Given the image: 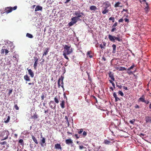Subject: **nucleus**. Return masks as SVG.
<instances>
[{
    "label": "nucleus",
    "instance_id": "f257e3e1",
    "mask_svg": "<svg viewBox=\"0 0 151 151\" xmlns=\"http://www.w3.org/2000/svg\"><path fill=\"white\" fill-rule=\"evenodd\" d=\"M71 46L70 45H65L64 47V49L63 51V55L64 57L66 59L68 60L69 58L67 56V55H69L73 51L72 48H71Z\"/></svg>",
    "mask_w": 151,
    "mask_h": 151
},
{
    "label": "nucleus",
    "instance_id": "f03ea898",
    "mask_svg": "<svg viewBox=\"0 0 151 151\" xmlns=\"http://www.w3.org/2000/svg\"><path fill=\"white\" fill-rule=\"evenodd\" d=\"M73 15L75 17H73V18L78 21L82 20V19L83 18V16H84V14L83 12H81L80 11H75L73 13Z\"/></svg>",
    "mask_w": 151,
    "mask_h": 151
},
{
    "label": "nucleus",
    "instance_id": "7ed1b4c3",
    "mask_svg": "<svg viewBox=\"0 0 151 151\" xmlns=\"http://www.w3.org/2000/svg\"><path fill=\"white\" fill-rule=\"evenodd\" d=\"M108 38L109 40L111 42H115V40L119 42H122V37L119 35H117L116 37L114 36L109 35H108Z\"/></svg>",
    "mask_w": 151,
    "mask_h": 151
},
{
    "label": "nucleus",
    "instance_id": "20e7f679",
    "mask_svg": "<svg viewBox=\"0 0 151 151\" xmlns=\"http://www.w3.org/2000/svg\"><path fill=\"white\" fill-rule=\"evenodd\" d=\"M17 8V6H15L13 7H7L5 8L4 9V12H5L6 14H8L11 12L13 10H15Z\"/></svg>",
    "mask_w": 151,
    "mask_h": 151
},
{
    "label": "nucleus",
    "instance_id": "39448f33",
    "mask_svg": "<svg viewBox=\"0 0 151 151\" xmlns=\"http://www.w3.org/2000/svg\"><path fill=\"white\" fill-rule=\"evenodd\" d=\"M64 78V77L63 76H61L58 79V87L59 88L60 87V86H61L63 90H64L63 82V80Z\"/></svg>",
    "mask_w": 151,
    "mask_h": 151
},
{
    "label": "nucleus",
    "instance_id": "423d86ee",
    "mask_svg": "<svg viewBox=\"0 0 151 151\" xmlns=\"http://www.w3.org/2000/svg\"><path fill=\"white\" fill-rule=\"evenodd\" d=\"M8 134H7L6 131L5 130H4L2 132H0V137H4L3 139H1V140L2 141L8 138Z\"/></svg>",
    "mask_w": 151,
    "mask_h": 151
},
{
    "label": "nucleus",
    "instance_id": "0eeeda50",
    "mask_svg": "<svg viewBox=\"0 0 151 151\" xmlns=\"http://www.w3.org/2000/svg\"><path fill=\"white\" fill-rule=\"evenodd\" d=\"M49 105L50 107L52 109H55L56 108V105L54 101H50L49 103Z\"/></svg>",
    "mask_w": 151,
    "mask_h": 151
},
{
    "label": "nucleus",
    "instance_id": "6e6552de",
    "mask_svg": "<svg viewBox=\"0 0 151 151\" xmlns=\"http://www.w3.org/2000/svg\"><path fill=\"white\" fill-rule=\"evenodd\" d=\"M41 139L40 142V145L42 147H43L44 146V143H45V146L46 145V143H45V138L44 137H42V135H41Z\"/></svg>",
    "mask_w": 151,
    "mask_h": 151
},
{
    "label": "nucleus",
    "instance_id": "1a4fd4ad",
    "mask_svg": "<svg viewBox=\"0 0 151 151\" xmlns=\"http://www.w3.org/2000/svg\"><path fill=\"white\" fill-rule=\"evenodd\" d=\"M71 20H72V21L68 23V25L69 26H73L78 22L73 17L71 18Z\"/></svg>",
    "mask_w": 151,
    "mask_h": 151
},
{
    "label": "nucleus",
    "instance_id": "9d476101",
    "mask_svg": "<svg viewBox=\"0 0 151 151\" xmlns=\"http://www.w3.org/2000/svg\"><path fill=\"white\" fill-rule=\"evenodd\" d=\"M145 100V96L144 95H142L138 99L137 101L139 102H142L144 103Z\"/></svg>",
    "mask_w": 151,
    "mask_h": 151
},
{
    "label": "nucleus",
    "instance_id": "9b49d317",
    "mask_svg": "<svg viewBox=\"0 0 151 151\" xmlns=\"http://www.w3.org/2000/svg\"><path fill=\"white\" fill-rule=\"evenodd\" d=\"M34 58L35 60V61L33 67L34 69L36 70L37 69V65L38 60L37 58L36 57H34Z\"/></svg>",
    "mask_w": 151,
    "mask_h": 151
},
{
    "label": "nucleus",
    "instance_id": "f8f14e48",
    "mask_svg": "<svg viewBox=\"0 0 151 151\" xmlns=\"http://www.w3.org/2000/svg\"><path fill=\"white\" fill-rule=\"evenodd\" d=\"M9 52V50L6 49L2 48L1 50V53L2 54H4L5 52V55H6Z\"/></svg>",
    "mask_w": 151,
    "mask_h": 151
},
{
    "label": "nucleus",
    "instance_id": "ddd939ff",
    "mask_svg": "<svg viewBox=\"0 0 151 151\" xmlns=\"http://www.w3.org/2000/svg\"><path fill=\"white\" fill-rule=\"evenodd\" d=\"M145 120L146 123H151V117L149 116H146Z\"/></svg>",
    "mask_w": 151,
    "mask_h": 151
},
{
    "label": "nucleus",
    "instance_id": "4468645a",
    "mask_svg": "<svg viewBox=\"0 0 151 151\" xmlns=\"http://www.w3.org/2000/svg\"><path fill=\"white\" fill-rule=\"evenodd\" d=\"M103 4L105 5V6L104 7L107 8L111 6L109 2L108 1H106L105 2H104Z\"/></svg>",
    "mask_w": 151,
    "mask_h": 151
},
{
    "label": "nucleus",
    "instance_id": "2eb2a0df",
    "mask_svg": "<svg viewBox=\"0 0 151 151\" xmlns=\"http://www.w3.org/2000/svg\"><path fill=\"white\" fill-rule=\"evenodd\" d=\"M27 70L29 75L32 78H33L34 76V73L32 70L31 69H28V68H27Z\"/></svg>",
    "mask_w": 151,
    "mask_h": 151
},
{
    "label": "nucleus",
    "instance_id": "dca6fc26",
    "mask_svg": "<svg viewBox=\"0 0 151 151\" xmlns=\"http://www.w3.org/2000/svg\"><path fill=\"white\" fill-rule=\"evenodd\" d=\"M55 148L56 149H60L62 150V148L60 144H56L55 145Z\"/></svg>",
    "mask_w": 151,
    "mask_h": 151
},
{
    "label": "nucleus",
    "instance_id": "f3484780",
    "mask_svg": "<svg viewBox=\"0 0 151 151\" xmlns=\"http://www.w3.org/2000/svg\"><path fill=\"white\" fill-rule=\"evenodd\" d=\"M109 77L113 81H114L115 79L114 78L113 74L111 72H110L108 73Z\"/></svg>",
    "mask_w": 151,
    "mask_h": 151
},
{
    "label": "nucleus",
    "instance_id": "a211bd4d",
    "mask_svg": "<svg viewBox=\"0 0 151 151\" xmlns=\"http://www.w3.org/2000/svg\"><path fill=\"white\" fill-rule=\"evenodd\" d=\"M65 142L67 145H70V144H72L73 142V141L71 139H69L65 140Z\"/></svg>",
    "mask_w": 151,
    "mask_h": 151
},
{
    "label": "nucleus",
    "instance_id": "6ab92c4d",
    "mask_svg": "<svg viewBox=\"0 0 151 151\" xmlns=\"http://www.w3.org/2000/svg\"><path fill=\"white\" fill-rule=\"evenodd\" d=\"M103 8L104 9L103 10L102 12V13L103 14H106V13H108L109 12V10L107 8L104 7Z\"/></svg>",
    "mask_w": 151,
    "mask_h": 151
},
{
    "label": "nucleus",
    "instance_id": "aec40b11",
    "mask_svg": "<svg viewBox=\"0 0 151 151\" xmlns=\"http://www.w3.org/2000/svg\"><path fill=\"white\" fill-rule=\"evenodd\" d=\"M106 42H103L100 45V46L101 49H105V48L104 47L106 46Z\"/></svg>",
    "mask_w": 151,
    "mask_h": 151
},
{
    "label": "nucleus",
    "instance_id": "412c9836",
    "mask_svg": "<svg viewBox=\"0 0 151 151\" xmlns=\"http://www.w3.org/2000/svg\"><path fill=\"white\" fill-rule=\"evenodd\" d=\"M42 6H37L35 8V11L37 12L39 11H42Z\"/></svg>",
    "mask_w": 151,
    "mask_h": 151
},
{
    "label": "nucleus",
    "instance_id": "4be33fe9",
    "mask_svg": "<svg viewBox=\"0 0 151 151\" xmlns=\"http://www.w3.org/2000/svg\"><path fill=\"white\" fill-rule=\"evenodd\" d=\"M38 118V115L35 113L33 115L31 116V118L34 119V120L37 119Z\"/></svg>",
    "mask_w": 151,
    "mask_h": 151
},
{
    "label": "nucleus",
    "instance_id": "5701e85b",
    "mask_svg": "<svg viewBox=\"0 0 151 151\" xmlns=\"http://www.w3.org/2000/svg\"><path fill=\"white\" fill-rule=\"evenodd\" d=\"M59 96H55L54 98V100L55 102L56 103L58 104L59 102Z\"/></svg>",
    "mask_w": 151,
    "mask_h": 151
},
{
    "label": "nucleus",
    "instance_id": "b1692460",
    "mask_svg": "<svg viewBox=\"0 0 151 151\" xmlns=\"http://www.w3.org/2000/svg\"><path fill=\"white\" fill-rule=\"evenodd\" d=\"M49 48H46L45 50L44 51V53L43 54L42 57L46 55L49 51Z\"/></svg>",
    "mask_w": 151,
    "mask_h": 151
},
{
    "label": "nucleus",
    "instance_id": "393cba45",
    "mask_svg": "<svg viewBox=\"0 0 151 151\" xmlns=\"http://www.w3.org/2000/svg\"><path fill=\"white\" fill-rule=\"evenodd\" d=\"M65 101L64 100H63L62 101L61 103L60 104V106L62 109H63L65 108Z\"/></svg>",
    "mask_w": 151,
    "mask_h": 151
},
{
    "label": "nucleus",
    "instance_id": "a878e982",
    "mask_svg": "<svg viewBox=\"0 0 151 151\" xmlns=\"http://www.w3.org/2000/svg\"><path fill=\"white\" fill-rule=\"evenodd\" d=\"M24 78L26 81H30V79L29 77L27 74L24 76Z\"/></svg>",
    "mask_w": 151,
    "mask_h": 151
},
{
    "label": "nucleus",
    "instance_id": "bb28decb",
    "mask_svg": "<svg viewBox=\"0 0 151 151\" xmlns=\"http://www.w3.org/2000/svg\"><path fill=\"white\" fill-rule=\"evenodd\" d=\"M32 138L35 143L37 144L38 142L35 137L33 135H32Z\"/></svg>",
    "mask_w": 151,
    "mask_h": 151
},
{
    "label": "nucleus",
    "instance_id": "cd10ccee",
    "mask_svg": "<svg viewBox=\"0 0 151 151\" xmlns=\"http://www.w3.org/2000/svg\"><path fill=\"white\" fill-rule=\"evenodd\" d=\"M90 9L91 10L95 11L97 9V7L95 6H92L90 7Z\"/></svg>",
    "mask_w": 151,
    "mask_h": 151
},
{
    "label": "nucleus",
    "instance_id": "c85d7f7f",
    "mask_svg": "<svg viewBox=\"0 0 151 151\" xmlns=\"http://www.w3.org/2000/svg\"><path fill=\"white\" fill-rule=\"evenodd\" d=\"M112 47L113 50V52L115 53L116 50V45L114 44H113L112 45Z\"/></svg>",
    "mask_w": 151,
    "mask_h": 151
},
{
    "label": "nucleus",
    "instance_id": "c756f323",
    "mask_svg": "<svg viewBox=\"0 0 151 151\" xmlns=\"http://www.w3.org/2000/svg\"><path fill=\"white\" fill-rule=\"evenodd\" d=\"M121 4V3L119 2H118L117 3H116L114 5V7L116 8V7H119V6H120V7H121L122 6H119V5Z\"/></svg>",
    "mask_w": 151,
    "mask_h": 151
},
{
    "label": "nucleus",
    "instance_id": "7c9ffc66",
    "mask_svg": "<svg viewBox=\"0 0 151 151\" xmlns=\"http://www.w3.org/2000/svg\"><path fill=\"white\" fill-rule=\"evenodd\" d=\"M91 53V51H88L87 52V55L90 58H91L93 57V56L92 55H90V54Z\"/></svg>",
    "mask_w": 151,
    "mask_h": 151
},
{
    "label": "nucleus",
    "instance_id": "2f4dec72",
    "mask_svg": "<svg viewBox=\"0 0 151 151\" xmlns=\"http://www.w3.org/2000/svg\"><path fill=\"white\" fill-rule=\"evenodd\" d=\"M26 36L30 38H32L33 37V35L29 33H27L26 34Z\"/></svg>",
    "mask_w": 151,
    "mask_h": 151
},
{
    "label": "nucleus",
    "instance_id": "473e14b6",
    "mask_svg": "<svg viewBox=\"0 0 151 151\" xmlns=\"http://www.w3.org/2000/svg\"><path fill=\"white\" fill-rule=\"evenodd\" d=\"M126 70V69L124 67H120L119 68V71H124Z\"/></svg>",
    "mask_w": 151,
    "mask_h": 151
},
{
    "label": "nucleus",
    "instance_id": "72a5a7b5",
    "mask_svg": "<svg viewBox=\"0 0 151 151\" xmlns=\"http://www.w3.org/2000/svg\"><path fill=\"white\" fill-rule=\"evenodd\" d=\"M146 0H142V1H143L145 2L146 4V6L145 7V9H147V10H148L149 9V6H148L147 3L146 2Z\"/></svg>",
    "mask_w": 151,
    "mask_h": 151
},
{
    "label": "nucleus",
    "instance_id": "f704fd0d",
    "mask_svg": "<svg viewBox=\"0 0 151 151\" xmlns=\"http://www.w3.org/2000/svg\"><path fill=\"white\" fill-rule=\"evenodd\" d=\"M104 143L106 145H109L111 143V142L110 141H108L107 140H105L104 141Z\"/></svg>",
    "mask_w": 151,
    "mask_h": 151
},
{
    "label": "nucleus",
    "instance_id": "c9c22d12",
    "mask_svg": "<svg viewBox=\"0 0 151 151\" xmlns=\"http://www.w3.org/2000/svg\"><path fill=\"white\" fill-rule=\"evenodd\" d=\"M45 93L43 92L42 93V95H41V100H44V98L45 97V95H44Z\"/></svg>",
    "mask_w": 151,
    "mask_h": 151
},
{
    "label": "nucleus",
    "instance_id": "e433bc0d",
    "mask_svg": "<svg viewBox=\"0 0 151 151\" xmlns=\"http://www.w3.org/2000/svg\"><path fill=\"white\" fill-rule=\"evenodd\" d=\"M134 67V64H133L132 65L130 68H129L127 69L128 71H129L130 70L133 69Z\"/></svg>",
    "mask_w": 151,
    "mask_h": 151
},
{
    "label": "nucleus",
    "instance_id": "4c0bfd02",
    "mask_svg": "<svg viewBox=\"0 0 151 151\" xmlns=\"http://www.w3.org/2000/svg\"><path fill=\"white\" fill-rule=\"evenodd\" d=\"M19 143L21 144V145H24L23 140L22 139H20L19 141Z\"/></svg>",
    "mask_w": 151,
    "mask_h": 151
},
{
    "label": "nucleus",
    "instance_id": "58836bf2",
    "mask_svg": "<svg viewBox=\"0 0 151 151\" xmlns=\"http://www.w3.org/2000/svg\"><path fill=\"white\" fill-rule=\"evenodd\" d=\"M10 119V117L9 116H8L7 117V118L6 120L4 121V122L5 123H8Z\"/></svg>",
    "mask_w": 151,
    "mask_h": 151
},
{
    "label": "nucleus",
    "instance_id": "ea45409f",
    "mask_svg": "<svg viewBox=\"0 0 151 151\" xmlns=\"http://www.w3.org/2000/svg\"><path fill=\"white\" fill-rule=\"evenodd\" d=\"M118 93L119 94H120L121 96H124V94L122 91H119Z\"/></svg>",
    "mask_w": 151,
    "mask_h": 151
},
{
    "label": "nucleus",
    "instance_id": "a19ab883",
    "mask_svg": "<svg viewBox=\"0 0 151 151\" xmlns=\"http://www.w3.org/2000/svg\"><path fill=\"white\" fill-rule=\"evenodd\" d=\"M109 20H112L113 22H114L115 21L114 18L113 17H111L109 18Z\"/></svg>",
    "mask_w": 151,
    "mask_h": 151
},
{
    "label": "nucleus",
    "instance_id": "79ce46f5",
    "mask_svg": "<svg viewBox=\"0 0 151 151\" xmlns=\"http://www.w3.org/2000/svg\"><path fill=\"white\" fill-rule=\"evenodd\" d=\"M0 144L1 145H6L7 142L6 141H4L3 142H0Z\"/></svg>",
    "mask_w": 151,
    "mask_h": 151
},
{
    "label": "nucleus",
    "instance_id": "37998d69",
    "mask_svg": "<svg viewBox=\"0 0 151 151\" xmlns=\"http://www.w3.org/2000/svg\"><path fill=\"white\" fill-rule=\"evenodd\" d=\"M135 120L134 119H133L132 120L130 121L129 122L131 124H133L134 122L135 121Z\"/></svg>",
    "mask_w": 151,
    "mask_h": 151
},
{
    "label": "nucleus",
    "instance_id": "c03bdc74",
    "mask_svg": "<svg viewBox=\"0 0 151 151\" xmlns=\"http://www.w3.org/2000/svg\"><path fill=\"white\" fill-rule=\"evenodd\" d=\"M14 107L17 110H18L19 109L18 106L17 104L14 105Z\"/></svg>",
    "mask_w": 151,
    "mask_h": 151
},
{
    "label": "nucleus",
    "instance_id": "a18cd8bd",
    "mask_svg": "<svg viewBox=\"0 0 151 151\" xmlns=\"http://www.w3.org/2000/svg\"><path fill=\"white\" fill-rule=\"evenodd\" d=\"M116 87H118V88L121 89L122 88V86L121 85H119L117 84V82L116 83Z\"/></svg>",
    "mask_w": 151,
    "mask_h": 151
},
{
    "label": "nucleus",
    "instance_id": "49530a36",
    "mask_svg": "<svg viewBox=\"0 0 151 151\" xmlns=\"http://www.w3.org/2000/svg\"><path fill=\"white\" fill-rule=\"evenodd\" d=\"M83 129H80V131L78 132V134H80L83 132Z\"/></svg>",
    "mask_w": 151,
    "mask_h": 151
},
{
    "label": "nucleus",
    "instance_id": "de8ad7c7",
    "mask_svg": "<svg viewBox=\"0 0 151 151\" xmlns=\"http://www.w3.org/2000/svg\"><path fill=\"white\" fill-rule=\"evenodd\" d=\"M87 133L86 131H84L83 133V137H86L87 135Z\"/></svg>",
    "mask_w": 151,
    "mask_h": 151
},
{
    "label": "nucleus",
    "instance_id": "09e8293b",
    "mask_svg": "<svg viewBox=\"0 0 151 151\" xmlns=\"http://www.w3.org/2000/svg\"><path fill=\"white\" fill-rule=\"evenodd\" d=\"M117 25V23L116 22L112 26V27H115Z\"/></svg>",
    "mask_w": 151,
    "mask_h": 151
},
{
    "label": "nucleus",
    "instance_id": "8fccbe9b",
    "mask_svg": "<svg viewBox=\"0 0 151 151\" xmlns=\"http://www.w3.org/2000/svg\"><path fill=\"white\" fill-rule=\"evenodd\" d=\"M134 107L135 109H139L140 108L139 106L137 104H136Z\"/></svg>",
    "mask_w": 151,
    "mask_h": 151
},
{
    "label": "nucleus",
    "instance_id": "3c124183",
    "mask_svg": "<svg viewBox=\"0 0 151 151\" xmlns=\"http://www.w3.org/2000/svg\"><path fill=\"white\" fill-rule=\"evenodd\" d=\"M12 89H10L9 90V92L8 93V94L9 95H10V94L12 93Z\"/></svg>",
    "mask_w": 151,
    "mask_h": 151
},
{
    "label": "nucleus",
    "instance_id": "603ef678",
    "mask_svg": "<svg viewBox=\"0 0 151 151\" xmlns=\"http://www.w3.org/2000/svg\"><path fill=\"white\" fill-rule=\"evenodd\" d=\"M115 101L116 102L118 101H119L121 100L119 98H118V97H117L115 98Z\"/></svg>",
    "mask_w": 151,
    "mask_h": 151
},
{
    "label": "nucleus",
    "instance_id": "864d4df0",
    "mask_svg": "<svg viewBox=\"0 0 151 151\" xmlns=\"http://www.w3.org/2000/svg\"><path fill=\"white\" fill-rule=\"evenodd\" d=\"M116 30V29L115 27H113V28L111 30V32H114Z\"/></svg>",
    "mask_w": 151,
    "mask_h": 151
},
{
    "label": "nucleus",
    "instance_id": "5fc2aeb1",
    "mask_svg": "<svg viewBox=\"0 0 151 151\" xmlns=\"http://www.w3.org/2000/svg\"><path fill=\"white\" fill-rule=\"evenodd\" d=\"M123 21H124V20L123 19H121L119 20L118 22L119 23L122 22H123Z\"/></svg>",
    "mask_w": 151,
    "mask_h": 151
},
{
    "label": "nucleus",
    "instance_id": "6e6d98bb",
    "mask_svg": "<svg viewBox=\"0 0 151 151\" xmlns=\"http://www.w3.org/2000/svg\"><path fill=\"white\" fill-rule=\"evenodd\" d=\"M113 96H114V98H116L117 97V95H116V93H115V92H114L113 94Z\"/></svg>",
    "mask_w": 151,
    "mask_h": 151
},
{
    "label": "nucleus",
    "instance_id": "4d7b16f0",
    "mask_svg": "<svg viewBox=\"0 0 151 151\" xmlns=\"http://www.w3.org/2000/svg\"><path fill=\"white\" fill-rule=\"evenodd\" d=\"M144 103L147 104L149 103V101H146L145 100V101L144 102Z\"/></svg>",
    "mask_w": 151,
    "mask_h": 151
},
{
    "label": "nucleus",
    "instance_id": "13d9d810",
    "mask_svg": "<svg viewBox=\"0 0 151 151\" xmlns=\"http://www.w3.org/2000/svg\"><path fill=\"white\" fill-rule=\"evenodd\" d=\"M75 135L77 139H78L80 137L78 136V135L77 134H76Z\"/></svg>",
    "mask_w": 151,
    "mask_h": 151
},
{
    "label": "nucleus",
    "instance_id": "bf43d9fd",
    "mask_svg": "<svg viewBox=\"0 0 151 151\" xmlns=\"http://www.w3.org/2000/svg\"><path fill=\"white\" fill-rule=\"evenodd\" d=\"M123 88L125 89V90H128L127 88L125 86H123Z\"/></svg>",
    "mask_w": 151,
    "mask_h": 151
},
{
    "label": "nucleus",
    "instance_id": "052dcab7",
    "mask_svg": "<svg viewBox=\"0 0 151 151\" xmlns=\"http://www.w3.org/2000/svg\"><path fill=\"white\" fill-rule=\"evenodd\" d=\"M65 119L66 120L67 122H68V117L67 116H65Z\"/></svg>",
    "mask_w": 151,
    "mask_h": 151
},
{
    "label": "nucleus",
    "instance_id": "680f3d73",
    "mask_svg": "<svg viewBox=\"0 0 151 151\" xmlns=\"http://www.w3.org/2000/svg\"><path fill=\"white\" fill-rule=\"evenodd\" d=\"M124 20L125 22H128L129 21V20L127 18H125Z\"/></svg>",
    "mask_w": 151,
    "mask_h": 151
},
{
    "label": "nucleus",
    "instance_id": "e2e57ef3",
    "mask_svg": "<svg viewBox=\"0 0 151 151\" xmlns=\"http://www.w3.org/2000/svg\"><path fill=\"white\" fill-rule=\"evenodd\" d=\"M84 148L83 147V146H79V148L81 150L83 149Z\"/></svg>",
    "mask_w": 151,
    "mask_h": 151
},
{
    "label": "nucleus",
    "instance_id": "0e129e2a",
    "mask_svg": "<svg viewBox=\"0 0 151 151\" xmlns=\"http://www.w3.org/2000/svg\"><path fill=\"white\" fill-rule=\"evenodd\" d=\"M123 11L126 12H128V10L127 9H123Z\"/></svg>",
    "mask_w": 151,
    "mask_h": 151
},
{
    "label": "nucleus",
    "instance_id": "69168bd1",
    "mask_svg": "<svg viewBox=\"0 0 151 151\" xmlns=\"http://www.w3.org/2000/svg\"><path fill=\"white\" fill-rule=\"evenodd\" d=\"M70 1V0H66V1L65 2V4L67 3L68 2Z\"/></svg>",
    "mask_w": 151,
    "mask_h": 151
},
{
    "label": "nucleus",
    "instance_id": "338daca9",
    "mask_svg": "<svg viewBox=\"0 0 151 151\" xmlns=\"http://www.w3.org/2000/svg\"><path fill=\"white\" fill-rule=\"evenodd\" d=\"M102 58V59H103L104 60V61H106V58L104 57H103Z\"/></svg>",
    "mask_w": 151,
    "mask_h": 151
},
{
    "label": "nucleus",
    "instance_id": "774afa93",
    "mask_svg": "<svg viewBox=\"0 0 151 151\" xmlns=\"http://www.w3.org/2000/svg\"><path fill=\"white\" fill-rule=\"evenodd\" d=\"M149 108L150 109H151V102L150 104L149 105Z\"/></svg>",
    "mask_w": 151,
    "mask_h": 151
}]
</instances>
